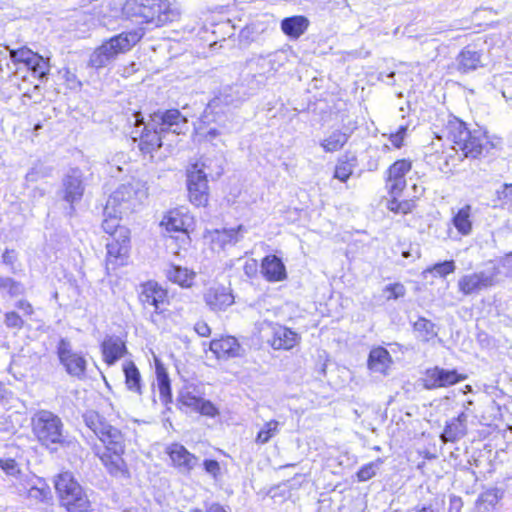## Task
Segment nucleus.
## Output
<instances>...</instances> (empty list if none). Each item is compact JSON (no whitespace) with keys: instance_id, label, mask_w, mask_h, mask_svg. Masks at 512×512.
Wrapping results in <instances>:
<instances>
[{"instance_id":"39","label":"nucleus","mask_w":512,"mask_h":512,"mask_svg":"<svg viewBox=\"0 0 512 512\" xmlns=\"http://www.w3.org/2000/svg\"><path fill=\"white\" fill-rule=\"evenodd\" d=\"M417 338L422 342H428L437 336L435 325L425 318H419L413 325Z\"/></svg>"},{"instance_id":"5","label":"nucleus","mask_w":512,"mask_h":512,"mask_svg":"<svg viewBox=\"0 0 512 512\" xmlns=\"http://www.w3.org/2000/svg\"><path fill=\"white\" fill-rule=\"evenodd\" d=\"M55 489L61 504L68 512H88L91 507L90 500L70 472L60 473L55 480Z\"/></svg>"},{"instance_id":"51","label":"nucleus","mask_w":512,"mask_h":512,"mask_svg":"<svg viewBox=\"0 0 512 512\" xmlns=\"http://www.w3.org/2000/svg\"><path fill=\"white\" fill-rule=\"evenodd\" d=\"M1 469L8 475L15 476L20 472L17 462L14 459H1Z\"/></svg>"},{"instance_id":"43","label":"nucleus","mask_w":512,"mask_h":512,"mask_svg":"<svg viewBox=\"0 0 512 512\" xmlns=\"http://www.w3.org/2000/svg\"><path fill=\"white\" fill-rule=\"evenodd\" d=\"M27 68L32 72V74L39 79H43L49 73V64L48 62L37 54V59L30 60Z\"/></svg>"},{"instance_id":"57","label":"nucleus","mask_w":512,"mask_h":512,"mask_svg":"<svg viewBox=\"0 0 512 512\" xmlns=\"http://www.w3.org/2000/svg\"><path fill=\"white\" fill-rule=\"evenodd\" d=\"M498 195L504 204L512 205V184H505Z\"/></svg>"},{"instance_id":"61","label":"nucleus","mask_w":512,"mask_h":512,"mask_svg":"<svg viewBox=\"0 0 512 512\" xmlns=\"http://www.w3.org/2000/svg\"><path fill=\"white\" fill-rule=\"evenodd\" d=\"M43 176H44V174L41 172L40 169H38L36 167H33L26 174V180L29 181V182H36V181H38Z\"/></svg>"},{"instance_id":"41","label":"nucleus","mask_w":512,"mask_h":512,"mask_svg":"<svg viewBox=\"0 0 512 512\" xmlns=\"http://www.w3.org/2000/svg\"><path fill=\"white\" fill-rule=\"evenodd\" d=\"M455 269V262L453 260H447L428 267L423 271V275L426 276L428 273H433L435 276L446 277L447 275L453 273Z\"/></svg>"},{"instance_id":"53","label":"nucleus","mask_w":512,"mask_h":512,"mask_svg":"<svg viewBox=\"0 0 512 512\" xmlns=\"http://www.w3.org/2000/svg\"><path fill=\"white\" fill-rule=\"evenodd\" d=\"M196 412L209 417H214L218 413L214 404L211 401L205 400L203 398L201 399Z\"/></svg>"},{"instance_id":"21","label":"nucleus","mask_w":512,"mask_h":512,"mask_svg":"<svg viewBox=\"0 0 512 512\" xmlns=\"http://www.w3.org/2000/svg\"><path fill=\"white\" fill-rule=\"evenodd\" d=\"M451 223L457 232L463 236H470L473 232V207L465 204L460 208H452Z\"/></svg>"},{"instance_id":"33","label":"nucleus","mask_w":512,"mask_h":512,"mask_svg":"<svg viewBox=\"0 0 512 512\" xmlns=\"http://www.w3.org/2000/svg\"><path fill=\"white\" fill-rule=\"evenodd\" d=\"M155 372L161 401L168 404L172 400L170 379L164 365L158 359H155Z\"/></svg>"},{"instance_id":"46","label":"nucleus","mask_w":512,"mask_h":512,"mask_svg":"<svg viewBox=\"0 0 512 512\" xmlns=\"http://www.w3.org/2000/svg\"><path fill=\"white\" fill-rule=\"evenodd\" d=\"M392 199L388 200L387 208L398 214H407L412 210L413 203L411 201H398L397 197L391 195Z\"/></svg>"},{"instance_id":"1","label":"nucleus","mask_w":512,"mask_h":512,"mask_svg":"<svg viewBox=\"0 0 512 512\" xmlns=\"http://www.w3.org/2000/svg\"><path fill=\"white\" fill-rule=\"evenodd\" d=\"M83 420L85 425L103 445H93L92 451L99 458L108 473L115 477L128 476L127 466L123 459L126 444L122 431L94 410L85 412Z\"/></svg>"},{"instance_id":"44","label":"nucleus","mask_w":512,"mask_h":512,"mask_svg":"<svg viewBox=\"0 0 512 512\" xmlns=\"http://www.w3.org/2000/svg\"><path fill=\"white\" fill-rule=\"evenodd\" d=\"M10 58L15 63H23L27 66L30 60L37 59V53H34L30 49L23 47L17 50H11Z\"/></svg>"},{"instance_id":"18","label":"nucleus","mask_w":512,"mask_h":512,"mask_svg":"<svg viewBox=\"0 0 512 512\" xmlns=\"http://www.w3.org/2000/svg\"><path fill=\"white\" fill-rule=\"evenodd\" d=\"M167 299V291L157 282L148 281L141 285L139 292V301L144 307L153 306L155 312L161 309V305Z\"/></svg>"},{"instance_id":"40","label":"nucleus","mask_w":512,"mask_h":512,"mask_svg":"<svg viewBox=\"0 0 512 512\" xmlns=\"http://www.w3.org/2000/svg\"><path fill=\"white\" fill-rule=\"evenodd\" d=\"M24 293L25 287L21 282L11 277H0V294H7L13 298Z\"/></svg>"},{"instance_id":"6","label":"nucleus","mask_w":512,"mask_h":512,"mask_svg":"<svg viewBox=\"0 0 512 512\" xmlns=\"http://www.w3.org/2000/svg\"><path fill=\"white\" fill-rule=\"evenodd\" d=\"M32 432L45 447L63 444L65 441L64 425L54 413L41 410L32 417Z\"/></svg>"},{"instance_id":"38","label":"nucleus","mask_w":512,"mask_h":512,"mask_svg":"<svg viewBox=\"0 0 512 512\" xmlns=\"http://www.w3.org/2000/svg\"><path fill=\"white\" fill-rule=\"evenodd\" d=\"M280 432V423L277 420L265 422L258 431L255 442L260 445L268 443L273 437Z\"/></svg>"},{"instance_id":"47","label":"nucleus","mask_w":512,"mask_h":512,"mask_svg":"<svg viewBox=\"0 0 512 512\" xmlns=\"http://www.w3.org/2000/svg\"><path fill=\"white\" fill-rule=\"evenodd\" d=\"M381 463L382 461L378 459L375 462H370L362 466L357 472L358 481L364 482L374 477Z\"/></svg>"},{"instance_id":"30","label":"nucleus","mask_w":512,"mask_h":512,"mask_svg":"<svg viewBox=\"0 0 512 512\" xmlns=\"http://www.w3.org/2000/svg\"><path fill=\"white\" fill-rule=\"evenodd\" d=\"M101 348L104 360L108 365H113L126 351L124 342L115 336L107 337L102 342Z\"/></svg>"},{"instance_id":"20","label":"nucleus","mask_w":512,"mask_h":512,"mask_svg":"<svg viewBox=\"0 0 512 512\" xmlns=\"http://www.w3.org/2000/svg\"><path fill=\"white\" fill-rule=\"evenodd\" d=\"M272 337L269 343L274 349H292L299 341V335L291 329L279 325L271 324Z\"/></svg>"},{"instance_id":"4","label":"nucleus","mask_w":512,"mask_h":512,"mask_svg":"<svg viewBox=\"0 0 512 512\" xmlns=\"http://www.w3.org/2000/svg\"><path fill=\"white\" fill-rule=\"evenodd\" d=\"M146 183L133 179L127 183L121 184L109 197L105 213L122 214L132 210L140 205L148 196Z\"/></svg>"},{"instance_id":"22","label":"nucleus","mask_w":512,"mask_h":512,"mask_svg":"<svg viewBox=\"0 0 512 512\" xmlns=\"http://www.w3.org/2000/svg\"><path fill=\"white\" fill-rule=\"evenodd\" d=\"M457 70L469 73L483 67V54L472 46L464 47L456 57Z\"/></svg>"},{"instance_id":"64","label":"nucleus","mask_w":512,"mask_h":512,"mask_svg":"<svg viewBox=\"0 0 512 512\" xmlns=\"http://www.w3.org/2000/svg\"><path fill=\"white\" fill-rule=\"evenodd\" d=\"M207 512H226L225 509L218 503L210 505Z\"/></svg>"},{"instance_id":"58","label":"nucleus","mask_w":512,"mask_h":512,"mask_svg":"<svg viewBox=\"0 0 512 512\" xmlns=\"http://www.w3.org/2000/svg\"><path fill=\"white\" fill-rule=\"evenodd\" d=\"M17 260V253L15 250H8L6 249L4 253L2 254V262L5 265L13 267L14 263Z\"/></svg>"},{"instance_id":"45","label":"nucleus","mask_w":512,"mask_h":512,"mask_svg":"<svg viewBox=\"0 0 512 512\" xmlns=\"http://www.w3.org/2000/svg\"><path fill=\"white\" fill-rule=\"evenodd\" d=\"M166 229L168 231H175V232H184L185 231V223L182 218L179 217L178 212H170L169 215L166 217ZM185 237H188L186 233H183Z\"/></svg>"},{"instance_id":"37","label":"nucleus","mask_w":512,"mask_h":512,"mask_svg":"<svg viewBox=\"0 0 512 512\" xmlns=\"http://www.w3.org/2000/svg\"><path fill=\"white\" fill-rule=\"evenodd\" d=\"M500 498L501 494L498 489H488L478 497L477 507L481 512H490L494 509Z\"/></svg>"},{"instance_id":"48","label":"nucleus","mask_w":512,"mask_h":512,"mask_svg":"<svg viewBox=\"0 0 512 512\" xmlns=\"http://www.w3.org/2000/svg\"><path fill=\"white\" fill-rule=\"evenodd\" d=\"M201 399V397L197 396L194 392L188 389L181 391L179 395V401L184 406L191 408L193 411L197 410Z\"/></svg>"},{"instance_id":"28","label":"nucleus","mask_w":512,"mask_h":512,"mask_svg":"<svg viewBox=\"0 0 512 512\" xmlns=\"http://www.w3.org/2000/svg\"><path fill=\"white\" fill-rule=\"evenodd\" d=\"M467 415L462 412L456 418L447 422L440 438L442 442H456L466 434Z\"/></svg>"},{"instance_id":"63","label":"nucleus","mask_w":512,"mask_h":512,"mask_svg":"<svg viewBox=\"0 0 512 512\" xmlns=\"http://www.w3.org/2000/svg\"><path fill=\"white\" fill-rule=\"evenodd\" d=\"M16 307L22 310L26 315L33 314V307L27 300H19L16 304Z\"/></svg>"},{"instance_id":"52","label":"nucleus","mask_w":512,"mask_h":512,"mask_svg":"<svg viewBox=\"0 0 512 512\" xmlns=\"http://www.w3.org/2000/svg\"><path fill=\"white\" fill-rule=\"evenodd\" d=\"M5 324L9 328L21 329L24 321L18 313L12 311L5 314Z\"/></svg>"},{"instance_id":"35","label":"nucleus","mask_w":512,"mask_h":512,"mask_svg":"<svg viewBox=\"0 0 512 512\" xmlns=\"http://www.w3.org/2000/svg\"><path fill=\"white\" fill-rule=\"evenodd\" d=\"M19 495H26L27 498L36 502H45L50 498L51 490L45 482L39 479L38 483L29 488L19 489Z\"/></svg>"},{"instance_id":"32","label":"nucleus","mask_w":512,"mask_h":512,"mask_svg":"<svg viewBox=\"0 0 512 512\" xmlns=\"http://www.w3.org/2000/svg\"><path fill=\"white\" fill-rule=\"evenodd\" d=\"M167 278L183 288H190L196 278V273L185 267L170 265L166 270Z\"/></svg>"},{"instance_id":"34","label":"nucleus","mask_w":512,"mask_h":512,"mask_svg":"<svg viewBox=\"0 0 512 512\" xmlns=\"http://www.w3.org/2000/svg\"><path fill=\"white\" fill-rule=\"evenodd\" d=\"M123 373L125 376L126 388L133 393L138 395L142 394V379L140 372L134 362L125 361L122 365Z\"/></svg>"},{"instance_id":"3","label":"nucleus","mask_w":512,"mask_h":512,"mask_svg":"<svg viewBox=\"0 0 512 512\" xmlns=\"http://www.w3.org/2000/svg\"><path fill=\"white\" fill-rule=\"evenodd\" d=\"M123 16L142 23L162 26L179 17V9L168 0H113Z\"/></svg>"},{"instance_id":"14","label":"nucleus","mask_w":512,"mask_h":512,"mask_svg":"<svg viewBox=\"0 0 512 512\" xmlns=\"http://www.w3.org/2000/svg\"><path fill=\"white\" fill-rule=\"evenodd\" d=\"M187 187L190 201L200 207L208 201V181L205 172L194 165L188 172Z\"/></svg>"},{"instance_id":"26","label":"nucleus","mask_w":512,"mask_h":512,"mask_svg":"<svg viewBox=\"0 0 512 512\" xmlns=\"http://www.w3.org/2000/svg\"><path fill=\"white\" fill-rule=\"evenodd\" d=\"M204 122L215 123V126L209 127L204 133V137L208 141H213L215 138L228 134L232 130V120L229 119L227 114L224 115H216L209 114V118L206 119L205 115L203 116Z\"/></svg>"},{"instance_id":"11","label":"nucleus","mask_w":512,"mask_h":512,"mask_svg":"<svg viewBox=\"0 0 512 512\" xmlns=\"http://www.w3.org/2000/svg\"><path fill=\"white\" fill-rule=\"evenodd\" d=\"M116 236H113L106 243L107 258L106 268L116 269L118 266L125 264L129 249H130V235L127 228H120L116 231Z\"/></svg>"},{"instance_id":"36","label":"nucleus","mask_w":512,"mask_h":512,"mask_svg":"<svg viewBox=\"0 0 512 512\" xmlns=\"http://www.w3.org/2000/svg\"><path fill=\"white\" fill-rule=\"evenodd\" d=\"M350 134L340 130L333 131L328 137L320 143L325 152L339 151L348 141Z\"/></svg>"},{"instance_id":"25","label":"nucleus","mask_w":512,"mask_h":512,"mask_svg":"<svg viewBox=\"0 0 512 512\" xmlns=\"http://www.w3.org/2000/svg\"><path fill=\"white\" fill-rule=\"evenodd\" d=\"M210 350L218 359H228L239 356L241 346L235 337L227 336L221 339L212 340L210 343Z\"/></svg>"},{"instance_id":"29","label":"nucleus","mask_w":512,"mask_h":512,"mask_svg":"<svg viewBox=\"0 0 512 512\" xmlns=\"http://www.w3.org/2000/svg\"><path fill=\"white\" fill-rule=\"evenodd\" d=\"M309 20L302 15L286 17L281 21L282 32L291 39H298L309 27Z\"/></svg>"},{"instance_id":"8","label":"nucleus","mask_w":512,"mask_h":512,"mask_svg":"<svg viewBox=\"0 0 512 512\" xmlns=\"http://www.w3.org/2000/svg\"><path fill=\"white\" fill-rule=\"evenodd\" d=\"M246 96L242 85L235 84L223 87L219 94L209 102L205 109V118L208 119L209 114H227L229 119L232 120V109L239 107Z\"/></svg>"},{"instance_id":"9","label":"nucleus","mask_w":512,"mask_h":512,"mask_svg":"<svg viewBox=\"0 0 512 512\" xmlns=\"http://www.w3.org/2000/svg\"><path fill=\"white\" fill-rule=\"evenodd\" d=\"M134 129L132 139L139 140V148L145 154H150L162 146V135L164 134L157 126L146 124L140 112L133 114Z\"/></svg>"},{"instance_id":"10","label":"nucleus","mask_w":512,"mask_h":512,"mask_svg":"<svg viewBox=\"0 0 512 512\" xmlns=\"http://www.w3.org/2000/svg\"><path fill=\"white\" fill-rule=\"evenodd\" d=\"M57 356L66 373L79 380L86 375L87 360L80 351H75L69 340L61 338L57 344Z\"/></svg>"},{"instance_id":"2","label":"nucleus","mask_w":512,"mask_h":512,"mask_svg":"<svg viewBox=\"0 0 512 512\" xmlns=\"http://www.w3.org/2000/svg\"><path fill=\"white\" fill-rule=\"evenodd\" d=\"M445 133L454 143V146L439 155V159L443 161V164L439 163V169L445 172L455 167L464 157L475 159L497 146L486 131L481 128L469 130L465 123L457 118L448 121Z\"/></svg>"},{"instance_id":"56","label":"nucleus","mask_w":512,"mask_h":512,"mask_svg":"<svg viewBox=\"0 0 512 512\" xmlns=\"http://www.w3.org/2000/svg\"><path fill=\"white\" fill-rule=\"evenodd\" d=\"M203 466L208 474L214 478H217L220 473V465L216 460L206 459L203 463Z\"/></svg>"},{"instance_id":"15","label":"nucleus","mask_w":512,"mask_h":512,"mask_svg":"<svg viewBox=\"0 0 512 512\" xmlns=\"http://www.w3.org/2000/svg\"><path fill=\"white\" fill-rule=\"evenodd\" d=\"M465 379V376L459 374L456 370H446L435 366L427 369L424 378V387L426 389H436L455 385Z\"/></svg>"},{"instance_id":"60","label":"nucleus","mask_w":512,"mask_h":512,"mask_svg":"<svg viewBox=\"0 0 512 512\" xmlns=\"http://www.w3.org/2000/svg\"><path fill=\"white\" fill-rule=\"evenodd\" d=\"M462 505L463 504H462V500L460 497L451 496L448 512H460Z\"/></svg>"},{"instance_id":"49","label":"nucleus","mask_w":512,"mask_h":512,"mask_svg":"<svg viewBox=\"0 0 512 512\" xmlns=\"http://www.w3.org/2000/svg\"><path fill=\"white\" fill-rule=\"evenodd\" d=\"M405 287L401 283L389 284L385 287V293H387V299H398L405 295Z\"/></svg>"},{"instance_id":"54","label":"nucleus","mask_w":512,"mask_h":512,"mask_svg":"<svg viewBox=\"0 0 512 512\" xmlns=\"http://www.w3.org/2000/svg\"><path fill=\"white\" fill-rule=\"evenodd\" d=\"M407 128L405 126H401L396 133L391 134L390 141L392 145L396 148H400L403 145V140L406 135Z\"/></svg>"},{"instance_id":"17","label":"nucleus","mask_w":512,"mask_h":512,"mask_svg":"<svg viewBox=\"0 0 512 512\" xmlns=\"http://www.w3.org/2000/svg\"><path fill=\"white\" fill-rule=\"evenodd\" d=\"M246 232V228L243 225H239L237 228L211 231L208 237L212 243L213 250L220 251L238 243Z\"/></svg>"},{"instance_id":"50","label":"nucleus","mask_w":512,"mask_h":512,"mask_svg":"<svg viewBox=\"0 0 512 512\" xmlns=\"http://www.w3.org/2000/svg\"><path fill=\"white\" fill-rule=\"evenodd\" d=\"M102 228L106 233L110 234V236L112 238L113 236L117 237V235H116L117 229L124 228V227L119 225V220L115 214L113 217L106 218L103 221Z\"/></svg>"},{"instance_id":"13","label":"nucleus","mask_w":512,"mask_h":512,"mask_svg":"<svg viewBox=\"0 0 512 512\" xmlns=\"http://www.w3.org/2000/svg\"><path fill=\"white\" fill-rule=\"evenodd\" d=\"M151 125L157 126L163 133L181 134L187 126V118L179 110L157 111L150 116Z\"/></svg>"},{"instance_id":"27","label":"nucleus","mask_w":512,"mask_h":512,"mask_svg":"<svg viewBox=\"0 0 512 512\" xmlns=\"http://www.w3.org/2000/svg\"><path fill=\"white\" fill-rule=\"evenodd\" d=\"M261 272L271 282L281 281L286 277L285 266L281 259L275 255L266 256L262 260Z\"/></svg>"},{"instance_id":"42","label":"nucleus","mask_w":512,"mask_h":512,"mask_svg":"<svg viewBox=\"0 0 512 512\" xmlns=\"http://www.w3.org/2000/svg\"><path fill=\"white\" fill-rule=\"evenodd\" d=\"M353 161L354 159L339 160L335 167L334 178L340 180L341 182H346L353 173V169L355 167Z\"/></svg>"},{"instance_id":"62","label":"nucleus","mask_w":512,"mask_h":512,"mask_svg":"<svg viewBox=\"0 0 512 512\" xmlns=\"http://www.w3.org/2000/svg\"><path fill=\"white\" fill-rule=\"evenodd\" d=\"M257 266L258 265H257L256 260L251 259V260L247 261L244 265L245 274L249 277L255 275L257 272Z\"/></svg>"},{"instance_id":"23","label":"nucleus","mask_w":512,"mask_h":512,"mask_svg":"<svg viewBox=\"0 0 512 512\" xmlns=\"http://www.w3.org/2000/svg\"><path fill=\"white\" fill-rule=\"evenodd\" d=\"M173 464L183 472H190L197 464L198 458L191 454L183 445L173 443L167 448Z\"/></svg>"},{"instance_id":"31","label":"nucleus","mask_w":512,"mask_h":512,"mask_svg":"<svg viewBox=\"0 0 512 512\" xmlns=\"http://www.w3.org/2000/svg\"><path fill=\"white\" fill-rule=\"evenodd\" d=\"M392 363L389 352L383 347L373 348L368 357V368L377 373L387 374V370Z\"/></svg>"},{"instance_id":"24","label":"nucleus","mask_w":512,"mask_h":512,"mask_svg":"<svg viewBox=\"0 0 512 512\" xmlns=\"http://www.w3.org/2000/svg\"><path fill=\"white\" fill-rule=\"evenodd\" d=\"M206 304L214 311L227 309L234 303V296L224 286L211 287L204 296Z\"/></svg>"},{"instance_id":"19","label":"nucleus","mask_w":512,"mask_h":512,"mask_svg":"<svg viewBox=\"0 0 512 512\" xmlns=\"http://www.w3.org/2000/svg\"><path fill=\"white\" fill-rule=\"evenodd\" d=\"M84 193L82 174L78 169H72L63 179V199L73 204L79 201Z\"/></svg>"},{"instance_id":"55","label":"nucleus","mask_w":512,"mask_h":512,"mask_svg":"<svg viewBox=\"0 0 512 512\" xmlns=\"http://www.w3.org/2000/svg\"><path fill=\"white\" fill-rule=\"evenodd\" d=\"M274 63H275V60L273 59L272 55H269L267 57H261L258 61V65L261 66L264 74H268L273 71H276V68L274 67Z\"/></svg>"},{"instance_id":"7","label":"nucleus","mask_w":512,"mask_h":512,"mask_svg":"<svg viewBox=\"0 0 512 512\" xmlns=\"http://www.w3.org/2000/svg\"><path fill=\"white\" fill-rule=\"evenodd\" d=\"M141 38L137 31L123 32L110 38L90 56V65L94 68L105 67L119 53L129 51Z\"/></svg>"},{"instance_id":"12","label":"nucleus","mask_w":512,"mask_h":512,"mask_svg":"<svg viewBox=\"0 0 512 512\" xmlns=\"http://www.w3.org/2000/svg\"><path fill=\"white\" fill-rule=\"evenodd\" d=\"M496 268L466 274L458 281V289L464 295H471L491 287L495 283Z\"/></svg>"},{"instance_id":"59","label":"nucleus","mask_w":512,"mask_h":512,"mask_svg":"<svg viewBox=\"0 0 512 512\" xmlns=\"http://www.w3.org/2000/svg\"><path fill=\"white\" fill-rule=\"evenodd\" d=\"M194 330L201 337H207L210 335L211 330L206 322L199 321L195 324Z\"/></svg>"},{"instance_id":"16","label":"nucleus","mask_w":512,"mask_h":512,"mask_svg":"<svg viewBox=\"0 0 512 512\" xmlns=\"http://www.w3.org/2000/svg\"><path fill=\"white\" fill-rule=\"evenodd\" d=\"M411 167V162L406 159L397 160L389 167L386 187L390 195H401L406 187L405 175L411 170Z\"/></svg>"}]
</instances>
